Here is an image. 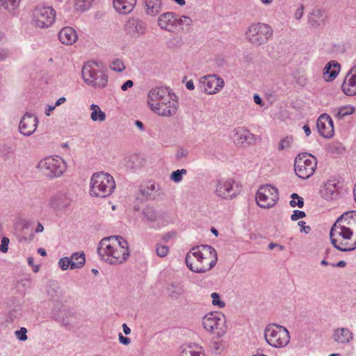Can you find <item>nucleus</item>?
<instances>
[{"instance_id": "nucleus-28", "label": "nucleus", "mask_w": 356, "mask_h": 356, "mask_svg": "<svg viewBox=\"0 0 356 356\" xmlns=\"http://www.w3.org/2000/svg\"><path fill=\"white\" fill-rule=\"evenodd\" d=\"M180 356H204V355L200 346L197 344H188L183 348Z\"/></svg>"}, {"instance_id": "nucleus-41", "label": "nucleus", "mask_w": 356, "mask_h": 356, "mask_svg": "<svg viewBox=\"0 0 356 356\" xmlns=\"http://www.w3.org/2000/svg\"><path fill=\"white\" fill-rule=\"evenodd\" d=\"M343 219L351 222L355 225L356 224V211H347L339 216L337 220L340 222Z\"/></svg>"}, {"instance_id": "nucleus-11", "label": "nucleus", "mask_w": 356, "mask_h": 356, "mask_svg": "<svg viewBox=\"0 0 356 356\" xmlns=\"http://www.w3.org/2000/svg\"><path fill=\"white\" fill-rule=\"evenodd\" d=\"M278 198L277 188L268 184L260 186L256 193V201L261 208L273 207L276 204Z\"/></svg>"}, {"instance_id": "nucleus-59", "label": "nucleus", "mask_w": 356, "mask_h": 356, "mask_svg": "<svg viewBox=\"0 0 356 356\" xmlns=\"http://www.w3.org/2000/svg\"><path fill=\"white\" fill-rule=\"evenodd\" d=\"M33 261H34V259H33V258L32 257H29L28 258V264H29L31 266H32V267L33 268V270L34 272H38V271L39 270V267H38V266H34V264H33Z\"/></svg>"}, {"instance_id": "nucleus-54", "label": "nucleus", "mask_w": 356, "mask_h": 356, "mask_svg": "<svg viewBox=\"0 0 356 356\" xmlns=\"http://www.w3.org/2000/svg\"><path fill=\"white\" fill-rule=\"evenodd\" d=\"M303 9H304V7L302 5H301L298 8H297V10H296L295 13H294V17L296 20H299L302 15H303Z\"/></svg>"}, {"instance_id": "nucleus-53", "label": "nucleus", "mask_w": 356, "mask_h": 356, "mask_svg": "<svg viewBox=\"0 0 356 356\" xmlns=\"http://www.w3.org/2000/svg\"><path fill=\"white\" fill-rule=\"evenodd\" d=\"M289 204L291 207H298L299 208H302L304 206V200L302 197L299 198L298 201L291 200Z\"/></svg>"}, {"instance_id": "nucleus-52", "label": "nucleus", "mask_w": 356, "mask_h": 356, "mask_svg": "<svg viewBox=\"0 0 356 356\" xmlns=\"http://www.w3.org/2000/svg\"><path fill=\"white\" fill-rule=\"evenodd\" d=\"M188 154V152L187 149H184L183 147H180L177 149L176 153V157L177 159L180 160L183 158H186Z\"/></svg>"}, {"instance_id": "nucleus-35", "label": "nucleus", "mask_w": 356, "mask_h": 356, "mask_svg": "<svg viewBox=\"0 0 356 356\" xmlns=\"http://www.w3.org/2000/svg\"><path fill=\"white\" fill-rule=\"evenodd\" d=\"M175 17V14L173 13H165L161 15L158 19V22H183V20L185 21L186 19H190L192 21V19H190L187 16H181L179 19H174L172 21Z\"/></svg>"}, {"instance_id": "nucleus-1", "label": "nucleus", "mask_w": 356, "mask_h": 356, "mask_svg": "<svg viewBox=\"0 0 356 356\" xmlns=\"http://www.w3.org/2000/svg\"><path fill=\"white\" fill-rule=\"evenodd\" d=\"M97 252L102 259L114 265L123 263L129 256L128 243L120 236L103 238L99 242Z\"/></svg>"}, {"instance_id": "nucleus-47", "label": "nucleus", "mask_w": 356, "mask_h": 356, "mask_svg": "<svg viewBox=\"0 0 356 356\" xmlns=\"http://www.w3.org/2000/svg\"><path fill=\"white\" fill-rule=\"evenodd\" d=\"M27 330L25 327H21L19 330L15 331V334L16 337L22 341L27 339Z\"/></svg>"}, {"instance_id": "nucleus-51", "label": "nucleus", "mask_w": 356, "mask_h": 356, "mask_svg": "<svg viewBox=\"0 0 356 356\" xmlns=\"http://www.w3.org/2000/svg\"><path fill=\"white\" fill-rule=\"evenodd\" d=\"M9 238L8 237H3L1 239V243L0 245V251L6 253L8 250Z\"/></svg>"}, {"instance_id": "nucleus-38", "label": "nucleus", "mask_w": 356, "mask_h": 356, "mask_svg": "<svg viewBox=\"0 0 356 356\" xmlns=\"http://www.w3.org/2000/svg\"><path fill=\"white\" fill-rule=\"evenodd\" d=\"M22 0H0V6L3 7L8 11H13L17 9Z\"/></svg>"}, {"instance_id": "nucleus-45", "label": "nucleus", "mask_w": 356, "mask_h": 356, "mask_svg": "<svg viewBox=\"0 0 356 356\" xmlns=\"http://www.w3.org/2000/svg\"><path fill=\"white\" fill-rule=\"evenodd\" d=\"M112 70L120 72L125 69V66L121 60L116 59L110 65Z\"/></svg>"}, {"instance_id": "nucleus-60", "label": "nucleus", "mask_w": 356, "mask_h": 356, "mask_svg": "<svg viewBox=\"0 0 356 356\" xmlns=\"http://www.w3.org/2000/svg\"><path fill=\"white\" fill-rule=\"evenodd\" d=\"M339 223H340V227L342 225H344V227H350V229H352L354 226V225L353 223H351V222H349V221L346 220V219H343L341 220V222H340Z\"/></svg>"}, {"instance_id": "nucleus-20", "label": "nucleus", "mask_w": 356, "mask_h": 356, "mask_svg": "<svg viewBox=\"0 0 356 356\" xmlns=\"http://www.w3.org/2000/svg\"><path fill=\"white\" fill-rule=\"evenodd\" d=\"M341 88L346 95L354 96L356 95V64L346 75Z\"/></svg>"}, {"instance_id": "nucleus-6", "label": "nucleus", "mask_w": 356, "mask_h": 356, "mask_svg": "<svg viewBox=\"0 0 356 356\" xmlns=\"http://www.w3.org/2000/svg\"><path fill=\"white\" fill-rule=\"evenodd\" d=\"M352 236V229H350V227H344V225L340 227V223L337 220L333 224L330 231L332 244L335 248L342 252H348L356 249V242L348 246V243H339L337 237L341 236L345 240H348L351 238Z\"/></svg>"}, {"instance_id": "nucleus-26", "label": "nucleus", "mask_w": 356, "mask_h": 356, "mask_svg": "<svg viewBox=\"0 0 356 356\" xmlns=\"http://www.w3.org/2000/svg\"><path fill=\"white\" fill-rule=\"evenodd\" d=\"M136 3V0H113V6L115 10L123 15L131 13Z\"/></svg>"}, {"instance_id": "nucleus-36", "label": "nucleus", "mask_w": 356, "mask_h": 356, "mask_svg": "<svg viewBox=\"0 0 356 356\" xmlns=\"http://www.w3.org/2000/svg\"><path fill=\"white\" fill-rule=\"evenodd\" d=\"M158 189V185L154 182H149L147 186L141 188L140 192L143 197L150 199L157 192Z\"/></svg>"}, {"instance_id": "nucleus-55", "label": "nucleus", "mask_w": 356, "mask_h": 356, "mask_svg": "<svg viewBox=\"0 0 356 356\" xmlns=\"http://www.w3.org/2000/svg\"><path fill=\"white\" fill-rule=\"evenodd\" d=\"M9 56V51L6 49H0V62L4 60Z\"/></svg>"}, {"instance_id": "nucleus-49", "label": "nucleus", "mask_w": 356, "mask_h": 356, "mask_svg": "<svg viewBox=\"0 0 356 356\" xmlns=\"http://www.w3.org/2000/svg\"><path fill=\"white\" fill-rule=\"evenodd\" d=\"M161 29H164L168 32L175 33L177 29V24H159Z\"/></svg>"}, {"instance_id": "nucleus-18", "label": "nucleus", "mask_w": 356, "mask_h": 356, "mask_svg": "<svg viewBox=\"0 0 356 356\" xmlns=\"http://www.w3.org/2000/svg\"><path fill=\"white\" fill-rule=\"evenodd\" d=\"M319 134L324 138H330L334 136L333 122L326 113L319 116L316 123Z\"/></svg>"}, {"instance_id": "nucleus-8", "label": "nucleus", "mask_w": 356, "mask_h": 356, "mask_svg": "<svg viewBox=\"0 0 356 356\" xmlns=\"http://www.w3.org/2000/svg\"><path fill=\"white\" fill-rule=\"evenodd\" d=\"M202 324L207 331L215 333L218 338L222 337L228 330L226 318L220 312L207 314L202 319Z\"/></svg>"}, {"instance_id": "nucleus-42", "label": "nucleus", "mask_w": 356, "mask_h": 356, "mask_svg": "<svg viewBox=\"0 0 356 356\" xmlns=\"http://www.w3.org/2000/svg\"><path fill=\"white\" fill-rule=\"evenodd\" d=\"M293 143V136H286L284 138L282 139L278 145V149L280 151L287 150L291 148L292 144Z\"/></svg>"}, {"instance_id": "nucleus-3", "label": "nucleus", "mask_w": 356, "mask_h": 356, "mask_svg": "<svg viewBox=\"0 0 356 356\" xmlns=\"http://www.w3.org/2000/svg\"><path fill=\"white\" fill-rule=\"evenodd\" d=\"M81 74L83 81L90 86L104 88L107 86L108 75L102 63L88 62L83 66Z\"/></svg>"}, {"instance_id": "nucleus-61", "label": "nucleus", "mask_w": 356, "mask_h": 356, "mask_svg": "<svg viewBox=\"0 0 356 356\" xmlns=\"http://www.w3.org/2000/svg\"><path fill=\"white\" fill-rule=\"evenodd\" d=\"M56 106L55 105H48L45 110L46 115L49 116L51 113L56 108Z\"/></svg>"}, {"instance_id": "nucleus-13", "label": "nucleus", "mask_w": 356, "mask_h": 356, "mask_svg": "<svg viewBox=\"0 0 356 356\" xmlns=\"http://www.w3.org/2000/svg\"><path fill=\"white\" fill-rule=\"evenodd\" d=\"M224 85V80L217 74L204 76L200 79V90L209 95L219 92Z\"/></svg>"}, {"instance_id": "nucleus-62", "label": "nucleus", "mask_w": 356, "mask_h": 356, "mask_svg": "<svg viewBox=\"0 0 356 356\" xmlns=\"http://www.w3.org/2000/svg\"><path fill=\"white\" fill-rule=\"evenodd\" d=\"M136 24H125L124 29L125 31L130 34V30L134 29Z\"/></svg>"}, {"instance_id": "nucleus-9", "label": "nucleus", "mask_w": 356, "mask_h": 356, "mask_svg": "<svg viewBox=\"0 0 356 356\" xmlns=\"http://www.w3.org/2000/svg\"><path fill=\"white\" fill-rule=\"evenodd\" d=\"M317 160L312 154H298L294 162V170L297 176L305 179L310 177L315 172Z\"/></svg>"}, {"instance_id": "nucleus-15", "label": "nucleus", "mask_w": 356, "mask_h": 356, "mask_svg": "<svg viewBox=\"0 0 356 356\" xmlns=\"http://www.w3.org/2000/svg\"><path fill=\"white\" fill-rule=\"evenodd\" d=\"M341 188L342 184L339 180L330 179L324 184L320 191V194L325 200H336L339 196V191Z\"/></svg>"}, {"instance_id": "nucleus-16", "label": "nucleus", "mask_w": 356, "mask_h": 356, "mask_svg": "<svg viewBox=\"0 0 356 356\" xmlns=\"http://www.w3.org/2000/svg\"><path fill=\"white\" fill-rule=\"evenodd\" d=\"M56 12L51 6H37L33 11V17L35 22H54Z\"/></svg>"}, {"instance_id": "nucleus-25", "label": "nucleus", "mask_w": 356, "mask_h": 356, "mask_svg": "<svg viewBox=\"0 0 356 356\" xmlns=\"http://www.w3.org/2000/svg\"><path fill=\"white\" fill-rule=\"evenodd\" d=\"M58 38L63 44L71 45L76 41L77 34L73 28L66 26L60 31Z\"/></svg>"}, {"instance_id": "nucleus-29", "label": "nucleus", "mask_w": 356, "mask_h": 356, "mask_svg": "<svg viewBox=\"0 0 356 356\" xmlns=\"http://www.w3.org/2000/svg\"><path fill=\"white\" fill-rule=\"evenodd\" d=\"M146 5L145 13L148 15L154 16L157 15L161 10V0H145Z\"/></svg>"}, {"instance_id": "nucleus-14", "label": "nucleus", "mask_w": 356, "mask_h": 356, "mask_svg": "<svg viewBox=\"0 0 356 356\" xmlns=\"http://www.w3.org/2000/svg\"><path fill=\"white\" fill-rule=\"evenodd\" d=\"M151 109L159 115L170 117L175 115L177 110V102L170 97L166 102H161L156 104H150Z\"/></svg>"}, {"instance_id": "nucleus-57", "label": "nucleus", "mask_w": 356, "mask_h": 356, "mask_svg": "<svg viewBox=\"0 0 356 356\" xmlns=\"http://www.w3.org/2000/svg\"><path fill=\"white\" fill-rule=\"evenodd\" d=\"M134 86V82L131 80H127L121 86L122 90H127L128 88Z\"/></svg>"}, {"instance_id": "nucleus-10", "label": "nucleus", "mask_w": 356, "mask_h": 356, "mask_svg": "<svg viewBox=\"0 0 356 356\" xmlns=\"http://www.w3.org/2000/svg\"><path fill=\"white\" fill-rule=\"evenodd\" d=\"M272 33L268 24H252L246 31V36L252 44L259 46L268 40Z\"/></svg>"}, {"instance_id": "nucleus-30", "label": "nucleus", "mask_w": 356, "mask_h": 356, "mask_svg": "<svg viewBox=\"0 0 356 356\" xmlns=\"http://www.w3.org/2000/svg\"><path fill=\"white\" fill-rule=\"evenodd\" d=\"M141 213L143 219L147 222H155L159 216L156 209L151 206H146Z\"/></svg>"}, {"instance_id": "nucleus-21", "label": "nucleus", "mask_w": 356, "mask_h": 356, "mask_svg": "<svg viewBox=\"0 0 356 356\" xmlns=\"http://www.w3.org/2000/svg\"><path fill=\"white\" fill-rule=\"evenodd\" d=\"M234 140L237 145H251L254 143V136L248 129L241 127L234 130Z\"/></svg>"}, {"instance_id": "nucleus-44", "label": "nucleus", "mask_w": 356, "mask_h": 356, "mask_svg": "<svg viewBox=\"0 0 356 356\" xmlns=\"http://www.w3.org/2000/svg\"><path fill=\"white\" fill-rule=\"evenodd\" d=\"M145 31V24H136L134 29L130 30V35L134 37H137L140 34L144 33Z\"/></svg>"}, {"instance_id": "nucleus-46", "label": "nucleus", "mask_w": 356, "mask_h": 356, "mask_svg": "<svg viewBox=\"0 0 356 356\" xmlns=\"http://www.w3.org/2000/svg\"><path fill=\"white\" fill-rule=\"evenodd\" d=\"M212 298V304L215 306H218L219 308H223L225 307L224 301L220 299V296L218 293L213 292L211 294Z\"/></svg>"}, {"instance_id": "nucleus-27", "label": "nucleus", "mask_w": 356, "mask_h": 356, "mask_svg": "<svg viewBox=\"0 0 356 356\" xmlns=\"http://www.w3.org/2000/svg\"><path fill=\"white\" fill-rule=\"evenodd\" d=\"M340 71V64L337 61H330L326 64L324 68V74H327L329 79L327 80L332 81L336 78Z\"/></svg>"}, {"instance_id": "nucleus-50", "label": "nucleus", "mask_w": 356, "mask_h": 356, "mask_svg": "<svg viewBox=\"0 0 356 356\" xmlns=\"http://www.w3.org/2000/svg\"><path fill=\"white\" fill-rule=\"evenodd\" d=\"M306 216V213L303 211L295 210L293 214L291 216V219L293 221L300 218H303Z\"/></svg>"}, {"instance_id": "nucleus-63", "label": "nucleus", "mask_w": 356, "mask_h": 356, "mask_svg": "<svg viewBox=\"0 0 356 356\" xmlns=\"http://www.w3.org/2000/svg\"><path fill=\"white\" fill-rule=\"evenodd\" d=\"M186 87L187 89L190 90H193L195 88L193 81L192 80H189L186 83Z\"/></svg>"}, {"instance_id": "nucleus-40", "label": "nucleus", "mask_w": 356, "mask_h": 356, "mask_svg": "<svg viewBox=\"0 0 356 356\" xmlns=\"http://www.w3.org/2000/svg\"><path fill=\"white\" fill-rule=\"evenodd\" d=\"M93 0H76L75 9L77 11L84 12L88 10Z\"/></svg>"}, {"instance_id": "nucleus-64", "label": "nucleus", "mask_w": 356, "mask_h": 356, "mask_svg": "<svg viewBox=\"0 0 356 356\" xmlns=\"http://www.w3.org/2000/svg\"><path fill=\"white\" fill-rule=\"evenodd\" d=\"M95 19L97 20H99V19H102V20H105V15L104 13H103L102 12H98L96 13L95 15Z\"/></svg>"}, {"instance_id": "nucleus-32", "label": "nucleus", "mask_w": 356, "mask_h": 356, "mask_svg": "<svg viewBox=\"0 0 356 356\" xmlns=\"http://www.w3.org/2000/svg\"><path fill=\"white\" fill-rule=\"evenodd\" d=\"M167 291L170 297L177 298L184 293L183 286L177 282H172L167 286Z\"/></svg>"}, {"instance_id": "nucleus-37", "label": "nucleus", "mask_w": 356, "mask_h": 356, "mask_svg": "<svg viewBox=\"0 0 356 356\" xmlns=\"http://www.w3.org/2000/svg\"><path fill=\"white\" fill-rule=\"evenodd\" d=\"M70 258L72 264H74L76 266H78L76 268H82L86 262V257L83 252H74Z\"/></svg>"}, {"instance_id": "nucleus-31", "label": "nucleus", "mask_w": 356, "mask_h": 356, "mask_svg": "<svg viewBox=\"0 0 356 356\" xmlns=\"http://www.w3.org/2000/svg\"><path fill=\"white\" fill-rule=\"evenodd\" d=\"M92 111L90 114V118L94 122H104L106 120V113L102 111L100 107L95 104H92L90 106Z\"/></svg>"}, {"instance_id": "nucleus-24", "label": "nucleus", "mask_w": 356, "mask_h": 356, "mask_svg": "<svg viewBox=\"0 0 356 356\" xmlns=\"http://www.w3.org/2000/svg\"><path fill=\"white\" fill-rule=\"evenodd\" d=\"M332 338L338 343L346 344L353 340V333L346 327H339L334 330Z\"/></svg>"}, {"instance_id": "nucleus-43", "label": "nucleus", "mask_w": 356, "mask_h": 356, "mask_svg": "<svg viewBox=\"0 0 356 356\" xmlns=\"http://www.w3.org/2000/svg\"><path fill=\"white\" fill-rule=\"evenodd\" d=\"M186 169L177 170L173 171L170 175V179L175 183L180 182L183 179V175H186L187 174Z\"/></svg>"}, {"instance_id": "nucleus-56", "label": "nucleus", "mask_w": 356, "mask_h": 356, "mask_svg": "<svg viewBox=\"0 0 356 356\" xmlns=\"http://www.w3.org/2000/svg\"><path fill=\"white\" fill-rule=\"evenodd\" d=\"M119 340L121 343L124 345H129L131 342V340L129 338L127 337H124L121 333L119 334Z\"/></svg>"}, {"instance_id": "nucleus-2", "label": "nucleus", "mask_w": 356, "mask_h": 356, "mask_svg": "<svg viewBox=\"0 0 356 356\" xmlns=\"http://www.w3.org/2000/svg\"><path fill=\"white\" fill-rule=\"evenodd\" d=\"M218 260L216 250L209 245L193 247L186 256V264L193 272L205 273L213 268Z\"/></svg>"}, {"instance_id": "nucleus-19", "label": "nucleus", "mask_w": 356, "mask_h": 356, "mask_svg": "<svg viewBox=\"0 0 356 356\" xmlns=\"http://www.w3.org/2000/svg\"><path fill=\"white\" fill-rule=\"evenodd\" d=\"M56 319L65 327H72L79 324V315L70 309H60L56 315Z\"/></svg>"}, {"instance_id": "nucleus-7", "label": "nucleus", "mask_w": 356, "mask_h": 356, "mask_svg": "<svg viewBox=\"0 0 356 356\" xmlns=\"http://www.w3.org/2000/svg\"><path fill=\"white\" fill-rule=\"evenodd\" d=\"M37 168L46 177L55 178L63 174L66 170V164L59 156H47L38 163Z\"/></svg>"}, {"instance_id": "nucleus-48", "label": "nucleus", "mask_w": 356, "mask_h": 356, "mask_svg": "<svg viewBox=\"0 0 356 356\" xmlns=\"http://www.w3.org/2000/svg\"><path fill=\"white\" fill-rule=\"evenodd\" d=\"M169 252V248L166 245H157L156 254L160 257H165Z\"/></svg>"}, {"instance_id": "nucleus-5", "label": "nucleus", "mask_w": 356, "mask_h": 356, "mask_svg": "<svg viewBox=\"0 0 356 356\" xmlns=\"http://www.w3.org/2000/svg\"><path fill=\"white\" fill-rule=\"evenodd\" d=\"M264 337L267 343L275 348L285 347L290 341L288 330L277 324L268 325L265 329Z\"/></svg>"}, {"instance_id": "nucleus-34", "label": "nucleus", "mask_w": 356, "mask_h": 356, "mask_svg": "<svg viewBox=\"0 0 356 356\" xmlns=\"http://www.w3.org/2000/svg\"><path fill=\"white\" fill-rule=\"evenodd\" d=\"M125 165L131 170H136L142 166V159L138 154H133L127 159Z\"/></svg>"}, {"instance_id": "nucleus-39", "label": "nucleus", "mask_w": 356, "mask_h": 356, "mask_svg": "<svg viewBox=\"0 0 356 356\" xmlns=\"http://www.w3.org/2000/svg\"><path fill=\"white\" fill-rule=\"evenodd\" d=\"M58 266L63 270H66L68 268L71 270L76 269V264H72L70 258L67 257H63L60 259L58 261Z\"/></svg>"}, {"instance_id": "nucleus-4", "label": "nucleus", "mask_w": 356, "mask_h": 356, "mask_svg": "<svg viewBox=\"0 0 356 356\" xmlns=\"http://www.w3.org/2000/svg\"><path fill=\"white\" fill-rule=\"evenodd\" d=\"M90 195L98 197L109 196L115 188L113 177L104 172L94 173L90 178Z\"/></svg>"}, {"instance_id": "nucleus-22", "label": "nucleus", "mask_w": 356, "mask_h": 356, "mask_svg": "<svg viewBox=\"0 0 356 356\" xmlns=\"http://www.w3.org/2000/svg\"><path fill=\"white\" fill-rule=\"evenodd\" d=\"M72 200L65 193H59L53 196L49 204L56 211H65L71 204Z\"/></svg>"}, {"instance_id": "nucleus-58", "label": "nucleus", "mask_w": 356, "mask_h": 356, "mask_svg": "<svg viewBox=\"0 0 356 356\" xmlns=\"http://www.w3.org/2000/svg\"><path fill=\"white\" fill-rule=\"evenodd\" d=\"M298 225L302 227L301 231H304L306 234L309 233L311 230V227L309 226H305V222L300 221Z\"/></svg>"}, {"instance_id": "nucleus-33", "label": "nucleus", "mask_w": 356, "mask_h": 356, "mask_svg": "<svg viewBox=\"0 0 356 356\" xmlns=\"http://www.w3.org/2000/svg\"><path fill=\"white\" fill-rule=\"evenodd\" d=\"M355 111V108L350 105L341 106L334 110V116L339 120L344 118L347 115L353 114Z\"/></svg>"}, {"instance_id": "nucleus-17", "label": "nucleus", "mask_w": 356, "mask_h": 356, "mask_svg": "<svg viewBox=\"0 0 356 356\" xmlns=\"http://www.w3.org/2000/svg\"><path fill=\"white\" fill-rule=\"evenodd\" d=\"M38 124V120L35 115L26 113L19 122V131L23 135L29 136L35 131Z\"/></svg>"}, {"instance_id": "nucleus-23", "label": "nucleus", "mask_w": 356, "mask_h": 356, "mask_svg": "<svg viewBox=\"0 0 356 356\" xmlns=\"http://www.w3.org/2000/svg\"><path fill=\"white\" fill-rule=\"evenodd\" d=\"M171 97L167 88L156 87L149 92V105L150 106V104L160 103L163 101L166 102Z\"/></svg>"}, {"instance_id": "nucleus-12", "label": "nucleus", "mask_w": 356, "mask_h": 356, "mask_svg": "<svg viewBox=\"0 0 356 356\" xmlns=\"http://www.w3.org/2000/svg\"><path fill=\"white\" fill-rule=\"evenodd\" d=\"M239 193L232 179H219L216 181L215 195L222 199H232Z\"/></svg>"}]
</instances>
